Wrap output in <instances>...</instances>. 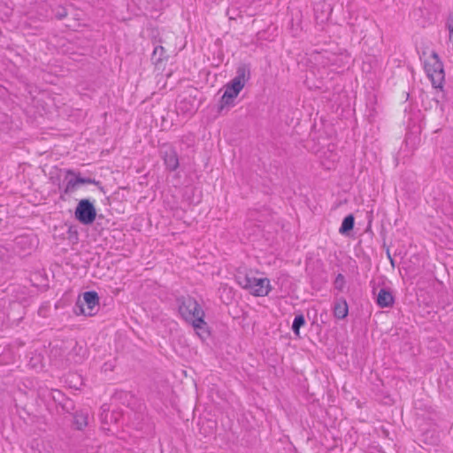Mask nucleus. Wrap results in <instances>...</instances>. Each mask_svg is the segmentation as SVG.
<instances>
[{"label":"nucleus","instance_id":"nucleus-1","mask_svg":"<svg viewBox=\"0 0 453 453\" xmlns=\"http://www.w3.org/2000/svg\"><path fill=\"white\" fill-rule=\"evenodd\" d=\"M175 301L180 318L193 326L200 338L209 337L211 332L208 323L204 320L205 312L196 298L180 296Z\"/></svg>","mask_w":453,"mask_h":453},{"label":"nucleus","instance_id":"nucleus-2","mask_svg":"<svg viewBox=\"0 0 453 453\" xmlns=\"http://www.w3.org/2000/svg\"><path fill=\"white\" fill-rule=\"evenodd\" d=\"M250 79V67L247 64H241L236 69L235 77L226 85V89L219 104V112L225 107L234 105V99Z\"/></svg>","mask_w":453,"mask_h":453},{"label":"nucleus","instance_id":"nucleus-3","mask_svg":"<svg viewBox=\"0 0 453 453\" xmlns=\"http://www.w3.org/2000/svg\"><path fill=\"white\" fill-rule=\"evenodd\" d=\"M67 179L68 176H72L71 179H69L64 188L59 184L58 188L60 190V196L59 199L62 201L67 200V196H70L72 193H73L75 190H77L78 187L80 185L83 184H94L96 185L98 189L103 193L105 194V188L104 186H102V183L99 180H96V179H92L89 177H83L81 176L80 172H75L74 170L68 169L65 171Z\"/></svg>","mask_w":453,"mask_h":453},{"label":"nucleus","instance_id":"nucleus-4","mask_svg":"<svg viewBox=\"0 0 453 453\" xmlns=\"http://www.w3.org/2000/svg\"><path fill=\"white\" fill-rule=\"evenodd\" d=\"M82 350L81 346L75 342L71 348L67 346H55L51 349V356L56 359V365L61 367H68L72 365L80 364L83 360L80 351Z\"/></svg>","mask_w":453,"mask_h":453},{"label":"nucleus","instance_id":"nucleus-5","mask_svg":"<svg viewBox=\"0 0 453 453\" xmlns=\"http://www.w3.org/2000/svg\"><path fill=\"white\" fill-rule=\"evenodd\" d=\"M424 68L427 77L431 81L432 86L442 91L445 72L443 64L435 51H433L429 58L424 62Z\"/></svg>","mask_w":453,"mask_h":453},{"label":"nucleus","instance_id":"nucleus-6","mask_svg":"<svg viewBox=\"0 0 453 453\" xmlns=\"http://www.w3.org/2000/svg\"><path fill=\"white\" fill-rule=\"evenodd\" d=\"M236 281L242 288L248 289L256 296H265L271 290L270 280L267 278H256L247 273H239Z\"/></svg>","mask_w":453,"mask_h":453},{"label":"nucleus","instance_id":"nucleus-7","mask_svg":"<svg viewBox=\"0 0 453 453\" xmlns=\"http://www.w3.org/2000/svg\"><path fill=\"white\" fill-rule=\"evenodd\" d=\"M98 305V294L96 291H87L83 294L82 299L78 298L73 311L76 315L93 316Z\"/></svg>","mask_w":453,"mask_h":453},{"label":"nucleus","instance_id":"nucleus-8","mask_svg":"<svg viewBox=\"0 0 453 453\" xmlns=\"http://www.w3.org/2000/svg\"><path fill=\"white\" fill-rule=\"evenodd\" d=\"M75 219L81 224L91 225L96 218V208L88 198L81 199L74 211Z\"/></svg>","mask_w":453,"mask_h":453},{"label":"nucleus","instance_id":"nucleus-9","mask_svg":"<svg viewBox=\"0 0 453 453\" xmlns=\"http://www.w3.org/2000/svg\"><path fill=\"white\" fill-rule=\"evenodd\" d=\"M161 155L167 170L173 172L179 167V157L173 146L164 145L161 148Z\"/></svg>","mask_w":453,"mask_h":453},{"label":"nucleus","instance_id":"nucleus-10","mask_svg":"<svg viewBox=\"0 0 453 453\" xmlns=\"http://www.w3.org/2000/svg\"><path fill=\"white\" fill-rule=\"evenodd\" d=\"M395 303L392 292L388 288H380L377 296V304L380 308L391 307Z\"/></svg>","mask_w":453,"mask_h":453},{"label":"nucleus","instance_id":"nucleus-11","mask_svg":"<svg viewBox=\"0 0 453 453\" xmlns=\"http://www.w3.org/2000/svg\"><path fill=\"white\" fill-rule=\"evenodd\" d=\"M355 226V217L353 214L347 215L339 228V233L343 235H348L353 230Z\"/></svg>","mask_w":453,"mask_h":453},{"label":"nucleus","instance_id":"nucleus-12","mask_svg":"<svg viewBox=\"0 0 453 453\" xmlns=\"http://www.w3.org/2000/svg\"><path fill=\"white\" fill-rule=\"evenodd\" d=\"M349 311L347 302L344 299L338 301L334 307V315L339 319H343L347 317Z\"/></svg>","mask_w":453,"mask_h":453},{"label":"nucleus","instance_id":"nucleus-13","mask_svg":"<svg viewBox=\"0 0 453 453\" xmlns=\"http://www.w3.org/2000/svg\"><path fill=\"white\" fill-rule=\"evenodd\" d=\"M88 412H85L83 411H76L73 414V425L75 426V428L78 430H82L85 426H88Z\"/></svg>","mask_w":453,"mask_h":453},{"label":"nucleus","instance_id":"nucleus-14","mask_svg":"<svg viewBox=\"0 0 453 453\" xmlns=\"http://www.w3.org/2000/svg\"><path fill=\"white\" fill-rule=\"evenodd\" d=\"M168 58L169 55L166 54V50L162 45L156 46L151 55V60L156 65L162 63L164 60H167Z\"/></svg>","mask_w":453,"mask_h":453},{"label":"nucleus","instance_id":"nucleus-15","mask_svg":"<svg viewBox=\"0 0 453 453\" xmlns=\"http://www.w3.org/2000/svg\"><path fill=\"white\" fill-rule=\"evenodd\" d=\"M419 441L426 445H436L439 438L434 431H426L421 435Z\"/></svg>","mask_w":453,"mask_h":453},{"label":"nucleus","instance_id":"nucleus-16","mask_svg":"<svg viewBox=\"0 0 453 453\" xmlns=\"http://www.w3.org/2000/svg\"><path fill=\"white\" fill-rule=\"evenodd\" d=\"M15 244L24 250H31L34 246L33 239L28 235H20L16 237Z\"/></svg>","mask_w":453,"mask_h":453},{"label":"nucleus","instance_id":"nucleus-17","mask_svg":"<svg viewBox=\"0 0 453 453\" xmlns=\"http://www.w3.org/2000/svg\"><path fill=\"white\" fill-rule=\"evenodd\" d=\"M305 322L306 321L303 314L299 313L296 315L292 324V330L296 335H299L300 328L305 325Z\"/></svg>","mask_w":453,"mask_h":453},{"label":"nucleus","instance_id":"nucleus-18","mask_svg":"<svg viewBox=\"0 0 453 453\" xmlns=\"http://www.w3.org/2000/svg\"><path fill=\"white\" fill-rule=\"evenodd\" d=\"M215 425V422L211 420H206L205 422H203L200 426V433L213 434Z\"/></svg>","mask_w":453,"mask_h":453},{"label":"nucleus","instance_id":"nucleus-19","mask_svg":"<svg viewBox=\"0 0 453 453\" xmlns=\"http://www.w3.org/2000/svg\"><path fill=\"white\" fill-rule=\"evenodd\" d=\"M53 13L55 18L58 20L65 19L68 14L65 7L62 5H58L55 9H53Z\"/></svg>","mask_w":453,"mask_h":453},{"label":"nucleus","instance_id":"nucleus-20","mask_svg":"<svg viewBox=\"0 0 453 453\" xmlns=\"http://www.w3.org/2000/svg\"><path fill=\"white\" fill-rule=\"evenodd\" d=\"M334 288L339 291H342L345 286V278L342 273H339L334 282Z\"/></svg>","mask_w":453,"mask_h":453},{"label":"nucleus","instance_id":"nucleus-21","mask_svg":"<svg viewBox=\"0 0 453 453\" xmlns=\"http://www.w3.org/2000/svg\"><path fill=\"white\" fill-rule=\"evenodd\" d=\"M61 406H62V409L65 411V412H71L72 411L74 410V403L73 402L69 399V398H64V401L63 403H60Z\"/></svg>","mask_w":453,"mask_h":453},{"label":"nucleus","instance_id":"nucleus-22","mask_svg":"<svg viewBox=\"0 0 453 453\" xmlns=\"http://www.w3.org/2000/svg\"><path fill=\"white\" fill-rule=\"evenodd\" d=\"M447 27L449 32V35H453V12L449 14L447 21Z\"/></svg>","mask_w":453,"mask_h":453},{"label":"nucleus","instance_id":"nucleus-23","mask_svg":"<svg viewBox=\"0 0 453 453\" xmlns=\"http://www.w3.org/2000/svg\"><path fill=\"white\" fill-rule=\"evenodd\" d=\"M109 417H110V419H111V420H112V418H113V417H112V415H111V414L110 415V414H109V413H107V412H106L105 414L101 413V414H100V419H101L102 423H103V424H108V423H109V418H108Z\"/></svg>","mask_w":453,"mask_h":453},{"label":"nucleus","instance_id":"nucleus-24","mask_svg":"<svg viewBox=\"0 0 453 453\" xmlns=\"http://www.w3.org/2000/svg\"><path fill=\"white\" fill-rule=\"evenodd\" d=\"M386 253H387V257H388V260L390 261L391 265L393 267H395V259L392 257V256L390 254L389 248H387Z\"/></svg>","mask_w":453,"mask_h":453},{"label":"nucleus","instance_id":"nucleus-25","mask_svg":"<svg viewBox=\"0 0 453 453\" xmlns=\"http://www.w3.org/2000/svg\"><path fill=\"white\" fill-rule=\"evenodd\" d=\"M34 359H36L38 362H40V361H41V357H40V356H37L36 357H32V358H31V361H30L31 365H32L33 367H36V363H33V364H32V362H33V360H34Z\"/></svg>","mask_w":453,"mask_h":453},{"label":"nucleus","instance_id":"nucleus-26","mask_svg":"<svg viewBox=\"0 0 453 453\" xmlns=\"http://www.w3.org/2000/svg\"><path fill=\"white\" fill-rule=\"evenodd\" d=\"M101 410H102V412L101 413H104L105 414L106 412L109 413V407L107 406V404H104L102 407H101Z\"/></svg>","mask_w":453,"mask_h":453},{"label":"nucleus","instance_id":"nucleus-27","mask_svg":"<svg viewBox=\"0 0 453 453\" xmlns=\"http://www.w3.org/2000/svg\"><path fill=\"white\" fill-rule=\"evenodd\" d=\"M422 448L426 450V451H430L431 449H427V448H425L424 446H422Z\"/></svg>","mask_w":453,"mask_h":453},{"label":"nucleus","instance_id":"nucleus-28","mask_svg":"<svg viewBox=\"0 0 453 453\" xmlns=\"http://www.w3.org/2000/svg\"><path fill=\"white\" fill-rule=\"evenodd\" d=\"M103 429L107 430V431H110V428H105V427H104V426H103Z\"/></svg>","mask_w":453,"mask_h":453}]
</instances>
